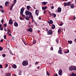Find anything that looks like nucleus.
<instances>
[{
	"mask_svg": "<svg viewBox=\"0 0 76 76\" xmlns=\"http://www.w3.org/2000/svg\"><path fill=\"white\" fill-rule=\"evenodd\" d=\"M24 10H25V8H24L23 7H22L20 10V15H22V17H24V18H26V16L23 14Z\"/></svg>",
	"mask_w": 76,
	"mask_h": 76,
	"instance_id": "f257e3e1",
	"label": "nucleus"
},
{
	"mask_svg": "<svg viewBox=\"0 0 76 76\" xmlns=\"http://www.w3.org/2000/svg\"><path fill=\"white\" fill-rule=\"evenodd\" d=\"M22 64L23 66H26L28 65V62L27 61H23Z\"/></svg>",
	"mask_w": 76,
	"mask_h": 76,
	"instance_id": "f03ea898",
	"label": "nucleus"
},
{
	"mask_svg": "<svg viewBox=\"0 0 76 76\" xmlns=\"http://www.w3.org/2000/svg\"><path fill=\"white\" fill-rule=\"evenodd\" d=\"M25 14L27 16H29L30 15H32V13L28 10H26L25 12Z\"/></svg>",
	"mask_w": 76,
	"mask_h": 76,
	"instance_id": "7ed1b4c3",
	"label": "nucleus"
},
{
	"mask_svg": "<svg viewBox=\"0 0 76 76\" xmlns=\"http://www.w3.org/2000/svg\"><path fill=\"white\" fill-rule=\"evenodd\" d=\"M47 35H52L53 34V30H49L48 31H47Z\"/></svg>",
	"mask_w": 76,
	"mask_h": 76,
	"instance_id": "20e7f679",
	"label": "nucleus"
},
{
	"mask_svg": "<svg viewBox=\"0 0 76 76\" xmlns=\"http://www.w3.org/2000/svg\"><path fill=\"white\" fill-rule=\"evenodd\" d=\"M62 73H63V71L61 69L60 70L58 71V75L60 76H61L62 75Z\"/></svg>",
	"mask_w": 76,
	"mask_h": 76,
	"instance_id": "39448f33",
	"label": "nucleus"
},
{
	"mask_svg": "<svg viewBox=\"0 0 76 76\" xmlns=\"http://www.w3.org/2000/svg\"><path fill=\"white\" fill-rule=\"evenodd\" d=\"M39 10H36L35 11V13L36 15H37V16H38L39 14Z\"/></svg>",
	"mask_w": 76,
	"mask_h": 76,
	"instance_id": "423d86ee",
	"label": "nucleus"
},
{
	"mask_svg": "<svg viewBox=\"0 0 76 76\" xmlns=\"http://www.w3.org/2000/svg\"><path fill=\"white\" fill-rule=\"evenodd\" d=\"M57 12L58 13H60L61 12V8L60 7H59L58 8Z\"/></svg>",
	"mask_w": 76,
	"mask_h": 76,
	"instance_id": "0eeeda50",
	"label": "nucleus"
},
{
	"mask_svg": "<svg viewBox=\"0 0 76 76\" xmlns=\"http://www.w3.org/2000/svg\"><path fill=\"white\" fill-rule=\"evenodd\" d=\"M10 3L9 2H8V1H6L5 3V6L6 7L7 5H9V4Z\"/></svg>",
	"mask_w": 76,
	"mask_h": 76,
	"instance_id": "6e6552de",
	"label": "nucleus"
},
{
	"mask_svg": "<svg viewBox=\"0 0 76 76\" xmlns=\"http://www.w3.org/2000/svg\"><path fill=\"white\" fill-rule=\"evenodd\" d=\"M9 23L11 25H12V24H13V21H12V19H10Z\"/></svg>",
	"mask_w": 76,
	"mask_h": 76,
	"instance_id": "1a4fd4ad",
	"label": "nucleus"
},
{
	"mask_svg": "<svg viewBox=\"0 0 76 76\" xmlns=\"http://www.w3.org/2000/svg\"><path fill=\"white\" fill-rule=\"evenodd\" d=\"M69 69L70 70H71V71H72V70H74V68L72 66H70L69 67Z\"/></svg>",
	"mask_w": 76,
	"mask_h": 76,
	"instance_id": "9d476101",
	"label": "nucleus"
},
{
	"mask_svg": "<svg viewBox=\"0 0 76 76\" xmlns=\"http://www.w3.org/2000/svg\"><path fill=\"white\" fill-rule=\"evenodd\" d=\"M27 31H29V32H32V29L31 28H29V29H27Z\"/></svg>",
	"mask_w": 76,
	"mask_h": 76,
	"instance_id": "9b49d317",
	"label": "nucleus"
},
{
	"mask_svg": "<svg viewBox=\"0 0 76 76\" xmlns=\"http://www.w3.org/2000/svg\"><path fill=\"white\" fill-rule=\"evenodd\" d=\"M14 25L15 26H16V27H18V24L17 22H15L14 23Z\"/></svg>",
	"mask_w": 76,
	"mask_h": 76,
	"instance_id": "f8f14e48",
	"label": "nucleus"
},
{
	"mask_svg": "<svg viewBox=\"0 0 76 76\" xmlns=\"http://www.w3.org/2000/svg\"><path fill=\"white\" fill-rule=\"evenodd\" d=\"M48 23L49 24H52L53 23V21L51 20H50L48 22Z\"/></svg>",
	"mask_w": 76,
	"mask_h": 76,
	"instance_id": "ddd939ff",
	"label": "nucleus"
},
{
	"mask_svg": "<svg viewBox=\"0 0 76 76\" xmlns=\"http://www.w3.org/2000/svg\"><path fill=\"white\" fill-rule=\"evenodd\" d=\"M14 4H12L10 6V10H12V9H13V6H14Z\"/></svg>",
	"mask_w": 76,
	"mask_h": 76,
	"instance_id": "4468645a",
	"label": "nucleus"
},
{
	"mask_svg": "<svg viewBox=\"0 0 76 76\" xmlns=\"http://www.w3.org/2000/svg\"><path fill=\"white\" fill-rule=\"evenodd\" d=\"M12 68L14 69H16L17 68V66L15 64H14L12 65Z\"/></svg>",
	"mask_w": 76,
	"mask_h": 76,
	"instance_id": "2eb2a0df",
	"label": "nucleus"
},
{
	"mask_svg": "<svg viewBox=\"0 0 76 76\" xmlns=\"http://www.w3.org/2000/svg\"><path fill=\"white\" fill-rule=\"evenodd\" d=\"M70 76H76V74L72 72V74H70Z\"/></svg>",
	"mask_w": 76,
	"mask_h": 76,
	"instance_id": "dca6fc26",
	"label": "nucleus"
},
{
	"mask_svg": "<svg viewBox=\"0 0 76 76\" xmlns=\"http://www.w3.org/2000/svg\"><path fill=\"white\" fill-rule=\"evenodd\" d=\"M42 10H45V9H47V7L46 6L43 7H42Z\"/></svg>",
	"mask_w": 76,
	"mask_h": 76,
	"instance_id": "f3484780",
	"label": "nucleus"
},
{
	"mask_svg": "<svg viewBox=\"0 0 76 76\" xmlns=\"http://www.w3.org/2000/svg\"><path fill=\"white\" fill-rule=\"evenodd\" d=\"M25 19L26 20H29V17L27 16H26V18H25Z\"/></svg>",
	"mask_w": 76,
	"mask_h": 76,
	"instance_id": "a211bd4d",
	"label": "nucleus"
},
{
	"mask_svg": "<svg viewBox=\"0 0 76 76\" xmlns=\"http://www.w3.org/2000/svg\"><path fill=\"white\" fill-rule=\"evenodd\" d=\"M70 7L72 9H73L75 7V5L73 4H72L70 5Z\"/></svg>",
	"mask_w": 76,
	"mask_h": 76,
	"instance_id": "6ab92c4d",
	"label": "nucleus"
},
{
	"mask_svg": "<svg viewBox=\"0 0 76 76\" xmlns=\"http://www.w3.org/2000/svg\"><path fill=\"white\" fill-rule=\"evenodd\" d=\"M47 3H48V2L44 1V2H43L42 3V4H43V5H45V4H47Z\"/></svg>",
	"mask_w": 76,
	"mask_h": 76,
	"instance_id": "aec40b11",
	"label": "nucleus"
},
{
	"mask_svg": "<svg viewBox=\"0 0 76 76\" xmlns=\"http://www.w3.org/2000/svg\"><path fill=\"white\" fill-rule=\"evenodd\" d=\"M51 16H53L54 18H56V15L53 13H52V15H51Z\"/></svg>",
	"mask_w": 76,
	"mask_h": 76,
	"instance_id": "412c9836",
	"label": "nucleus"
},
{
	"mask_svg": "<svg viewBox=\"0 0 76 76\" xmlns=\"http://www.w3.org/2000/svg\"><path fill=\"white\" fill-rule=\"evenodd\" d=\"M55 28H56V26H55L53 24L52 26V29H55Z\"/></svg>",
	"mask_w": 76,
	"mask_h": 76,
	"instance_id": "4be33fe9",
	"label": "nucleus"
},
{
	"mask_svg": "<svg viewBox=\"0 0 76 76\" xmlns=\"http://www.w3.org/2000/svg\"><path fill=\"white\" fill-rule=\"evenodd\" d=\"M26 8H27V9L28 10H29V9H30V8H31V7L29 6H27Z\"/></svg>",
	"mask_w": 76,
	"mask_h": 76,
	"instance_id": "5701e85b",
	"label": "nucleus"
},
{
	"mask_svg": "<svg viewBox=\"0 0 76 76\" xmlns=\"http://www.w3.org/2000/svg\"><path fill=\"white\" fill-rule=\"evenodd\" d=\"M70 3H71V2H69L67 3V5L68 6H69L70 5Z\"/></svg>",
	"mask_w": 76,
	"mask_h": 76,
	"instance_id": "b1692460",
	"label": "nucleus"
},
{
	"mask_svg": "<svg viewBox=\"0 0 76 76\" xmlns=\"http://www.w3.org/2000/svg\"><path fill=\"white\" fill-rule=\"evenodd\" d=\"M6 76H11V74H10V73H8L7 74H6Z\"/></svg>",
	"mask_w": 76,
	"mask_h": 76,
	"instance_id": "393cba45",
	"label": "nucleus"
},
{
	"mask_svg": "<svg viewBox=\"0 0 76 76\" xmlns=\"http://www.w3.org/2000/svg\"><path fill=\"white\" fill-rule=\"evenodd\" d=\"M62 51V50H58V54H61L62 52H61Z\"/></svg>",
	"mask_w": 76,
	"mask_h": 76,
	"instance_id": "a878e982",
	"label": "nucleus"
},
{
	"mask_svg": "<svg viewBox=\"0 0 76 76\" xmlns=\"http://www.w3.org/2000/svg\"><path fill=\"white\" fill-rule=\"evenodd\" d=\"M29 17L30 18H31V19H33L34 18L33 17V16L32 15H30Z\"/></svg>",
	"mask_w": 76,
	"mask_h": 76,
	"instance_id": "bb28decb",
	"label": "nucleus"
},
{
	"mask_svg": "<svg viewBox=\"0 0 76 76\" xmlns=\"http://www.w3.org/2000/svg\"><path fill=\"white\" fill-rule=\"evenodd\" d=\"M17 0H14V3L12 4H14V5L16 4V3Z\"/></svg>",
	"mask_w": 76,
	"mask_h": 76,
	"instance_id": "cd10ccee",
	"label": "nucleus"
},
{
	"mask_svg": "<svg viewBox=\"0 0 76 76\" xmlns=\"http://www.w3.org/2000/svg\"><path fill=\"white\" fill-rule=\"evenodd\" d=\"M72 41H70V40L68 41V43H69V44H72Z\"/></svg>",
	"mask_w": 76,
	"mask_h": 76,
	"instance_id": "c85d7f7f",
	"label": "nucleus"
},
{
	"mask_svg": "<svg viewBox=\"0 0 76 76\" xmlns=\"http://www.w3.org/2000/svg\"><path fill=\"white\" fill-rule=\"evenodd\" d=\"M58 33L60 34V33L61 32V29L59 28L58 31Z\"/></svg>",
	"mask_w": 76,
	"mask_h": 76,
	"instance_id": "c756f323",
	"label": "nucleus"
},
{
	"mask_svg": "<svg viewBox=\"0 0 76 76\" xmlns=\"http://www.w3.org/2000/svg\"><path fill=\"white\" fill-rule=\"evenodd\" d=\"M36 42H37V41L36 40H33V44H35L36 43Z\"/></svg>",
	"mask_w": 76,
	"mask_h": 76,
	"instance_id": "7c9ffc66",
	"label": "nucleus"
},
{
	"mask_svg": "<svg viewBox=\"0 0 76 76\" xmlns=\"http://www.w3.org/2000/svg\"><path fill=\"white\" fill-rule=\"evenodd\" d=\"M47 75H48V76H50V74L49 73V72L48 71H47Z\"/></svg>",
	"mask_w": 76,
	"mask_h": 76,
	"instance_id": "2f4dec72",
	"label": "nucleus"
},
{
	"mask_svg": "<svg viewBox=\"0 0 76 76\" xmlns=\"http://www.w3.org/2000/svg\"><path fill=\"white\" fill-rule=\"evenodd\" d=\"M5 68H7V66H8V64H7V63H6L5 64Z\"/></svg>",
	"mask_w": 76,
	"mask_h": 76,
	"instance_id": "473e14b6",
	"label": "nucleus"
},
{
	"mask_svg": "<svg viewBox=\"0 0 76 76\" xmlns=\"http://www.w3.org/2000/svg\"><path fill=\"white\" fill-rule=\"evenodd\" d=\"M2 56L3 57H6V54H2Z\"/></svg>",
	"mask_w": 76,
	"mask_h": 76,
	"instance_id": "72a5a7b5",
	"label": "nucleus"
},
{
	"mask_svg": "<svg viewBox=\"0 0 76 76\" xmlns=\"http://www.w3.org/2000/svg\"><path fill=\"white\" fill-rule=\"evenodd\" d=\"M7 31L8 32V33H9L11 32V31H10V30L9 29H8L7 30Z\"/></svg>",
	"mask_w": 76,
	"mask_h": 76,
	"instance_id": "f704fd0d",
	"label": "nucleus"
},
{
	"mask_svg": "<svg viewBox=\"0 0 76 76\" xmlns=\"http://www.w3.org/2000/svg\"><path fill=\"white\" fill-rule=\"evenodd\" d=\"M69 53V50H68L67 51L65 52V53Z\"/></svg>",
	"mask_w": 76,
	"mask_h": 76,
	"instance_id": "c9c22d12",
	"label": "nucleus"
},
{
	"mask_svg": "<svg viewBox=\"0 0 76 76\" xmlns=\"http://www.w3.org/2000/svg\"><path fill=\"white\" fill-rule=\"evenodd\" d=\"M3 50V48L0 47V51H2Z\"/></svg>",
	"mask_w": 76,
	"mask_h": 76,
	"instance_id": "e433bc0d",
	"label": "nucleus"
},
{
	"mask_svg": "<svg viewBox=\"0 0 76 76\" xmlns=\"http://www.w3.org/2000/svg\"><path fill=\"white\" fill-rule=\"evenodd\" d=\"M56 42L57 43H58V39H56Z\"/></svg>",
	"mask_w": 76,
	"mask_h": 76,
	"instance_id": "4c0bfd02",
	"label": "nucleus"
},
{
	"mask_svg": "<svg viewBox=\"0 0 76 76\" xmlns=\"http://www.w3.org/2000/svg\"><path fill=\"white\" fill-rule=\"evenodd\" d=\"M4 39H6V35H4Z\"/></svg>",
	"mask_w": 76,
	"mask_h": 76,
	"instance_id": "58836bf2",
	"label": "nucleus"
},
{
	"mask_svg": "<svg viewBox=\"0 0 76 76\" xmlns=\"http://www.w3.org/2000/svg\"><path fill=\"white\" fill-rule=\"evenodd\" d=\"M20 20H23V18H22V17H20Z\"/></svg>",
	"mask_w": 76,
	"mask_h": 76,
	"instance_id": "ea45409f",
	"label": "nucleus"
},
{
	"mask_svg": "<svg viewBox=\"0 0 76 76\" xmlns=\"http://www.w3.org/2000/svg\"><path fill=\"white\" fill-rule=\"evenodd\" d=\"M67 3H64V6H67Z\"/></svg>",
	"mask_w": 76,
	"mask_h": 76,
	"instance_id": "a19ab883",
	"label": "nucleus"
},
{
	"mask_svg": "<svg viewBox=\"0 0 76 76\" xmlns=\"http://www.w3.org/2000/svg\"><path fill=\"white\" fill-rule=\"evenodd\" d=\"M0 68L3 69V67H2V65L1 64H0Z\"/></svg>",
	"mask_w": 76,
	"mask_h": 76,
	"instance_id": "79ce46f5",
	"label": "nucleus"
},
{
	"mask_svg": "<svg viewBox=\"0 0 76 76\" xmlns=\"http://www.w3.org/2000/svg\"><path fill=\"white\" fill-rule=\"evenodd\" d=\"M50 50H51V51H53V47H51Z\"/></svg>",
	"mask_w": 76,
	"mask_h": 76,
	"instance_id": "37998d69",
	"label": "nucleus"
},
{
	"mask_svg": "<svg viewBox=\"0 0 76 76\" xmlns=\"http://www.w3.org/2000/svg\"><path fill=\"white\" fill-rule=\"evenodd\" d=\"M3 22H4V20L3 19L1 20L2 23H3Z\"/></svg>",
	"mask_w": 76,
	"mask_h": 76,
	"instance_id": "c03bdc74",
	"label": "nucleus"
},
{
	"mask_svg": "<svg viewBox=\"0 0 76 76\" xmlns=\"http://www.w3.org/2000/svg\"><path fill=\"white\" fill-rule=\"evenodd\" d=\"M73 19V20H75V19H76V17H74Z\"/></svg>",
	"mask_w": 76,
	"mask_h": 76,
	"instance_id": "a18cd8bd",
	"label": "nucleus"
},
{
	"mask_svg": "<svg viewBox=\"0 0 76 76\" xmlns=\"http://www.w3.org/2000/svg\"><path fill=\"white\" fill-rule=\"evenodd\" d=\"M7 34H8L9 35V36H12V34H9V33H7Z\"/></svg>",
	"mask_w": 76,
	"mask_h": 76,
	"instance_id": "49530a36",
	"label": "nucleus"
},
{
	"mask_svg": "<svg viewBox=\"0 0 76 76\" xmlns=\"http://www.w3.org/2000/svg\"><path fill=\"white\" fill-rule=\"evenodd\" d=\"M4 25V26H5V27H7V24H5Z\"/></svg>",
	"mask_w": 76,
	"mask_h": 76,
	"instance_id": "de8ad7c7",
	"label": "nucleus"
},
{
	"mask_svg": "<svg viewBox=\"0 0 76 76\" xmlns=\"http://www.w3.org/2000/svg\"><path fill=\"white\" fill-rule=\"evenodd\" d=\"M49 13L50 14V16H51V15H52V14H51V12H49Z\"/></svg>",
	"mask_w": 76,
	"mask_h": 76,
	"instance_id": "09e8293b",
	"label": "nucleus"
},
{
	"mask_svg": "<svg viewBox=\"0 0 76 76\" xmlns=\"http://www.w3.org/2000/svg\"><path fill=\"white\" fill-rule=\"evenodd\" d=\"M0 29L1 31H3V27L1 28H0Z\"/></svg>",
	"mask_w": 76,
	"mask_h": 76,
	"instance_id": "8fccbe9b",
	"label": "nucleus"
},
{
	"mask_svg": "<svg viewBox=\"0 0 76 76\" xmlns=\"http://www.w3.org/2000/svg\"><path fill=\"white\" fill-rule=\"evenodd\" d=\"M1 12H2V13H3L4 12V10L3 9L1 10Z\"/></svg>",
	"mask_w": 76,
	"mask_h": 76,
	"instance_id": "3c124183",
	"label": "nucleus"
},
{
	"mask_svg": "<svg viewBox=\"0 0 76 76\" xmlns=\"http://www.w3.org/2000/svg\"><path fill=\"white\" fill-rule=\"evenodd\" d=\"M54 6H52L51 7V9H54Z\"/></svg>",
	"mask_w": 76,
	"mask_h": 76,
	"instance_id": "603ef678",
	"label": "nucleus"
},
{
	"mask_svg": "<svg viewBox=\"0 0 76 76\" xmlns=\"http://www.w3.org/2000/svg\"><path fill=\"white\" fill-rule=\"evenodd\" d=\"M3 39H1L0 41V42H3Z\"/></svg>",
	"mask_w": 76,
	"mask_h": 76,
	"instance_id": "864d4df0",
	"label": "nucleus"
},
{
	"mask_svg": "<svg viewBox=\"0 0 76 76\" xmlns=\"http://www.w3.org/2000/svg\"><path fill=\"white\" fill-rule=\"evenodd\" d=\"M0 8H1V9H3V6H2L1 5L0 6Z\"/></svg>",
	"mask_w": 76,
	"mask_h": 76,
	"instance_id": "5fc2aeb1",
	"label": "nucleus"
},
{
	"mask_svg": "<svg viewBox=\"0 0 76 76\" xmlns=\"http://www.w3.org/2000/svg\"><path fill=\"white\" fill-rule=\"evenodd\" d=\"M39 20H41V17H39Z\"/></svg>",
	"mask_w": 76,
	"mask_h": 76,
	"instance_id": "6e6d98bb",
	"label": "nucleus"
},
{
	"mask_svg": "<svg viewBox=\"0 0 76 76\" xmlns=\"http://www.w3.org/2000/svg\"><path fill=\"white\" fill-rule=\"evenodd\" d=\"M4 31H5V32L7 31V29L6 28H4Z\"/></svg>",
	"mask_w": 76,
	"mask_h": 76,
	"instance_id": "4d7b16f0",
	"label": "nucleus"
},
{
	"mask_svg": "<svg viewBox=\"0 0 76 76\" xmlns=\"http://www.w3.org/2000/svg\"><path fill=\"white\" fill-rule=\"evenodd\" d=\"M63 25V23H60L59 25V26H62Z\"/></svg>",
	"mask_w": 76,
	"mask_h": 76,
	"instance_id": "13d9d810",
	"label": "nucleus"
},
{
	"mask_svg": "<svg viewBox=\"0 0 76 76\" xmlns=\"http://www.w3.org/2000/svg\"><path fill=\"white\" fill-rule=\"evenodd\" d=\"M46 12H47V11H46V10L44 11V13H46Z\"/></svg>",
	"mask_w": 76,
	"mask_h": 76,
	"instance_id": "bf43d9fd",
	"label": "nucleus"
},
{
	"mask_svg": "<svg viewBox=\"0 0 76 76\" xmlns=\"http://www.w3.org/2000/svg\"><path fill=\"white\" fill-rule=\"evenodd\" d=\"M18 74L19 75H22L21 72H20V73L19 72V73H18Z\"/></svg>",
	"mask_w": 76,
	"mask_h": 76,
	"instance_id": "052dcab7",
	"label": "nucleus"
},
{
	"mask_svg": "<svg viewBox=\"0 0 76 76\" xmlns=\"http://www.w3.org/2000/svg\"><path fill=\"white\" fill-rule=\"evenodd\" d=\"M2 27V25H1V24H0V28H1Z\"/></svg>",
	"mask_w": 76,
	"mask_h": 76,
	"instance_id": "680f3d73",
	"label": "nucleus"
},
{
	"mask_svg": "<svg viewBox=\"0 0 76 76\" xmlns=\"http://www.w3.org/2000/svg\"><path fill=\"white\" fill-rule=\"evenodd\" d=\"M10 53L11 54H12V55H13V53H12V52H10Z\"/></svg>",
	"mask_w": 76,
	"mask_h": 76,
	"instance_id": "e2e57ef3",
	"label": "nucleus"
},
{
	"mask_svg": "<svg viewBox=\"0 0 76 76\" xmlns=\"http://www.w3.org/2000/svg\"><path fill=\"white\" fill-rule=\"evenodd\" d=\"M40 32V31L39 30H38L37 31V33H39Z\"/></svg>",
	"mask_w": 76,
	"mask_h": 76,
	"instance_id": "0e129e2a",
	"label": "nucleus"
},
{
	"mask_svg": "<svg viewBox=\"0 0 76 76\" xmlns=\"http://www.w3.org/2000/svg\"><path fill=\"white\" fill-rule=\"evenodd\" d=\"M35 23L36 26H37V22H35Z\"/></svg>",
	"mask_w": 76,
	"mask_h": 76,
	"instance_id": "69168bd1",
	"label": "nucleus"
},
{
	"mask_svg": "<svg viewBox=\"0 0 76 76\" xmlns=\"http://www.w3.org/2000/svg\"><path fill=\"white\" fill-rule=\"evenodd\" d=\"M53 76H58V75H57V74H56Z\"/></svg>",
	"mask_w": 76,
	"mask_h": 76,
	"instance_id": "338daca9",
	"label": "nucleus"
},
{
	"mask_svg": "<svg viewBox=\"0 0 76 76\" xmlns=\"http://www.w3.org/2000/svg\"><path fill=\"white\" fill-rule=\"evenodd\" d=\"M74 70H75V71H76V67H75L74 68Z\"/></svg>",
	"mask_w": 76,
	"mask_h": 76,
	"instance_id": "774afa93",
	"label": "nucleus"
}]
</instances>
